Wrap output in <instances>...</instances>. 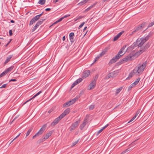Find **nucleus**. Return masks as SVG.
<instances>
[{"label":"nucleus","instance_id":"nucleus-39","mask_svg":"<svg viewBox=\"0 0 154 154\" xmlns=\"http://www.w3.org/2000/svg\"><path fill=\"white\" fill-rule=\"evenodd\" d=\"M101 56H100V54H99V55L97 56L95 58L94 61V63L95 62H96L97 60L100 58V57H101Z\"/></svg>","mask_w":154,"mask_h":154},{"label":"nucleus","instance_id":"nucleus-57","mask_svg":"<svg viewBox=\"0 0 154 154\" xmlns=\"http://www.w3.org/2000/svg\"><path fill=\"white\" fill-rule=\"evenodd\" d=\"M103 131L101 129L99 130L97 133V135H98L100 133Z\"/></svg>","mask_w":154,"mask_h":154},{"label":"nucleus","instance_id":"nucleus-38","mask_svg":"<svg viewBox=\"0 0 154 154\" xmlns=\"http://www.w3.org/2000/svg\"><path fill=\"white\" fill-rule=\"evenodd\" d=\"M43 12H42L41 14L39 15H37L36 16H35L37 17V18H38V19H39L40 18V17L43 14Z\"/></svg>","mask_w":154,"mask_h":154},{"label":"nucleus","instance_id":"nucleus-41","mask_svg":"<svg viewBox=\"0 0 154 154\" xmlns=\"http://www.w3.org/2000/svg\"><path fill=\"white\" fill-rule=\"evenodd\" d=\"M154 25V21H153V22H151V23H149L148 26V27H150Z\"/></svg>","mask_w":154,"mask_h":154},{"label":"nucleus","instance_id":"nucleus-1","mask_svg":"<svg viewBox=\"0 0 154 154\" xmlns=\"http://www.w3.org/2000/svg\"><path fill=\"white\" fill-rule=\"evenodd\" d=\"M147 62L146 61L144 62L142 64L140 63L134 70L129 74V76L126 78V79H129L131 78L134 75H139L143 71L144 69L146 66Z\"/></svg>","mask_w":154,"mask_h":154},{"label":"nucleus","instance_id":"nucleus-35","mask_svg":"<svg viewBox=\"0 0 154 154\" xmlns=\"http://www.w3.org/2000/svg\"><path fill=\"white\" fill-rule=\"evenodd\" d=\"M134 86L133 84H131L128 87V91H129L131 90L132 88H133Z\"/></svg>","mask_w":154,"mask_h":154},{"label":"nucleus","instance_id":"nucleus-18","mask_svg":"<svg viewBox=\"0 0 154 154\" xmlns=\"http://www.w3.org/2000/svg\"><path fill=\"white\" fill-rule=\"evenodd\" d=\"M74 34L73 32H71L69 34V38L71 42L73 43L74 41L73 36Z\"/></svg>","mask_w":154,"mask_h":154},{"label":"nucleus","instance_id":"nucleus-11","mask_svg":"<svg viewBox=\"0 0 154 154\" xmlns=\"http://www.w3.org/2000/svg\"><path fill=\"white\" fill-rule=\"evenodd\" d=\"M70 111V108H67L60 115V116L63 118L66 115L69 113Z\"/></svg>","mask_w":154,"mask_h":154},{"label":"nucleus","instance_id":"nucleus-58","mask_svg":"<svg viewBox=\"0 0 154 154\" xmlns=\"http://www.w3.org/2000/svg\"><path fill=\"white\" fill-rule=\"evenodd\" d=\"M57 23H58V22L57 21L55 22H54V23H53L52 25H51V26H50V27H51V26L57 24Z\"/></svg>","mask_w":154,"mask_h":154},{"label":"nucleus","instance_id":"nucleus-49","mask_svg":"<svg viewBox=\"0 0 154 154\" xmlns=\"http://www.w3.org/2000/svg\"><path fill=\"white\" fill-rule=\"evenodd\" d=\"M140 112V110L137 111L134 116H136V117H137V116L138 115L139 113Z\"/></svg>","mask_w":154,"mask_h":154},{"label":"nucleus","instance_id":"nucleus-61","mask_svg":"<svg viewBox=\"0 0 154 154\" xmlns=\"http://www.w3.org/2000/svg\"><path fill=\"white\" fill-rule=\"evenodd\" d=\"M31 100H32V99L31 98L30 99H29L28 100H27V101H26V102H25L24 103H23V104H26V103L27 102H29V101H30Z\"/></svg>","mask_w":154,"mask_h":154},{"label":"nucleus","instance_id":"nucleus-46","mask_svg":"<svg viewBox=\"0 0 154 154\" xmlns=\"http://www.w3.org/2000/svg\"><path fill=\"white\" fill-rule=\"evenodd\" d=\"M12 30H10L9 31V35L11 36L12 35Z\"/></svg>","mask_w":154,"mask_h":154},{"label":"nucleus","instance_id":"nucleus-28","mask_svg":"<svg viewBox=\"0 0 154 154\" xmlns=\"http://www.w3.org/2000/svg\"><path fill=\"white\" fill-rule=\"evenodd\" d=\"M14 68V66H11L8 68L6 70H5L6 71V73H7L8 72L12 70Z\"/></svg>","mask_w":154,"mask_h":154},{"label":"nucleus","instance_id":"nucleus-24","mask_svg":"<svg viewBox=\"0 0 154 154\" xmlns=\"http://www.w3.org/2000/svg\"><path fill=\"white\" fill-rule=\"evenodd\" d=\"M140 78H137L134 82L132 83L135 86V85H137L138 82H139Z\"/></svg>","mask_w":154,"mask_h":154},{"label":"nucleus","instance_id":"nucleus-20","mask_svg":"<svg viewBox=\"0 0 154 154\" xmlns=\"http://www.w3.org/2000/svg\"><path fill=\"white\" fill-rule=\"evenodd\" d=\"M88 1H89V0H83L82 1H81V2H79V3H78L77 5H84V4L86 3Z\"/></svg>","mask_w":154,"mask_h":154},{"label":"nucleus","instance_id":"nucleus-43","mask_svg":"<svg viewBox=\"0 0 154 154\" xmlns=\"http://www.w3.org/2000/svg\"><path fill=\"white\" fill-rule=\"evenodd\" d=\"M85 24V22H83L79 26L78 28L79 29H80L84 25V24Z\"/></svg>","mask_w":154,"mask_h":154},{"label":"nucleus","instance_id":"nucleus-40","mask_svg":"<svg viewBox=\"0 0 154 154\" xmlns=\"http://www.w3.org/2000/svg\"><path fill=\"white\" fill-rule=\"evenodd\" d=\"M136 116H134L128 122V123H129L132 121H133L136 118Z\"/></svg>","mask_w":154,"mask_h":154},{"label":"nucleus","instance_id":"nucleus-62","mask_svg":"<svg viewBox=\"0 0 154 154\" xmlns=\"http://www.w3.org/2000/svg\"><path fill=\"white\" fill-rule=\"evenodd\" d=\"M21 133H20L18 135H17L15 138H14V140H15L20 135Z\"/></svg>","mask_w":154,"mask_h":154},{"label":"nucleus","instance_id":"nucleus-52","mask_svg":"<svg viewBox=\"0 0 154 154\" xmlns=\"http://www.w3.org/2000/svg\"><path fill=\"white\" fill-rule=\"evenodd\" d=\"M109 126V124H107L105 126H104L101 129L102 131H103L104 129L106 128L107 127Z\"/></svg>","mask_w":154,"mask_h":154},{"label":"nucleus","instance_id":"nucleus-30","mask_svg":"<svg viewBox=\"0 0 154 154\" xmlns=\"http://www.w3.org/2000/svg\"><path fill=\"white\" fill-rule=\"evenodd\" d=\"M123 88L122 87H121L119 88L116 91V94H118L120 92V91L122 90V89Z\"/></svg>","mask_w":154,"mask_h":154},{"label":"nucleus","instance_id":"nucleus-13","mask_svg":"<svg viewBox=\"0 0 154 154\" xmlns=\"http://www.w3.org/2000/svg\"><path fill=\"white\" fill-rule=\"evenodd\" d=\"M96 85V83L95 82V81H92L88 87V89L91 90L94 89L95 86Z\"/></svg>","mask_w":154,"mask_h":154},{"label":"nucleus","instance_id":"nucleus-5","mask_svg":"<svg viewBox=\"0 0 154 154\" xmlns=\"http://www.w3.org/2000/svg\"><path fill=\"white\" fill-rule=\"evenodd\" d=\"M133 56H131V55H129L127 56L120 61L121 64H122L125 62H127L128 60H132L134 59Z\"/></svg>","mask_w":154,"mask_h":154},{"label":"nucleus","instance_id":"nucleus-63","mask_svg":"<svg viewBox=\"0 0 154 154\" xmlns=\"http://www.w3.org/2000/svg\"><path fill=\"white\" fill-rule=\"evenodd\" d=\"M17 80L16 79H11L9 81V82L11 81H16Z\"/></svg>","mask_w":154,"mask_h":154},{"label":"nucleus","instance_id":"nucleus-25","mask_svg":"<svg viewBox=\"0 0 154 154\" xmlns=\"http://www.w3.org/2000/svg\"><path fill=\"white\" fill-rule=\"evenodd\" d=\"M33 129V128L32 127H31L28 130V131H27L26 135V137L28 136L30 134L31 131H32V130Z\"/></svg>","mask_w":154,"mask_h":154},{"label":"nucleus","instance_id":"nucleus-21","mask_svg":"<svg viewBox=\"0 0 154 154\" xmlns=\"http://www.w3.org/2000/svg\"><path fill=\"white\" fill-rule=\"evenodd\" d=\"M12 57V55H9L8 57H7L5 61V64L8 63L10 60L11 58Z\"/></svg>","mask_w":154,"mask_h":154},{"label":"nucleus","instance_id":"nucleus-23","mask_svg":"<svg viewBox=\"0 0 154 154\" xmlns=\"http://www.w3.org/2000/svg\"><path fill=\"white\" fill-rule=\"evenodd\" d=\"M45 19H40L39 21L36 23V24L38 26L42 24Z\"/></svg>","mask_w":154,"mask_h":154},{"label":"nucleus","instance_id":"nucleus-4","mask_svg":"<svg viewBox=\"0 0 154 154\" xmlns=\"http://www.w3.org/2000/svg\"><path fill=\"white\" fill-rule=\"evenodd\" d=\"M47 124H45L44 125L40 128V130L38 131V132L33 136L32 137V139H35L36 137H38L42 134L45 129L46 127H47Z\"/></svg>","mask_w":154,"mask_h":154},{"label":"nucleus","instance_id":"nucleus-36","mask_svg":"<svg viewBox=\"0 0 154 154\" xmlns=\"http://www.w3.org/2000/svg\"><path fill=\"white\" fill-rule=\"evenodd\" d=\"M38 26L35 24V26L33 27L32 29V32H34L38 27Z\"/></svg>","mask_w":154,"mask_h":154},{"label":"nucleus","instance_id":"nucleus-26","mask_svg":"<svg viewBox=\"0 0 154 154\" xmlns=\"http://www.w3.org/2000/svg\"><path fill=\"white\" fill-rule=\"evenodd\" d=\"M96 4V3H94L92 5L90 6L87 9L85 10L86 11H88L91 9L94 6H95Z\"/></svg>","mask_w":154,"mask_h":154},{"label":"nucleus","instance_id":"nucleus-29","mask_svg":"<svg viewBox=\"0 0 154 154\" xmlns=\"http://www.w3.org/2000/svg\"><path fill=\"white\" fill-rule=\"evenodd\" d=\"M45 2V0H40L38 3L41 5H44Z\"/></svg>","mask_w":154,"mask_h":154},{"label":"nucleus","instance_id":"nucleus-31","mask_svg":"<svg viewBox=\"0 0 154 154\" xmlns=\"http://www.w3.org/2000/svg\"><path fill=\"white\" fill-rule=\"evenodd\" d=\"M42 93V91H41L36 94L35 95H34L31 98L32 99L34 98L35 97H36L37 96L39 95Z\"/></svg>","mask_w":154,"mask_h":154},{"label":"nucleus","instance_id":"nucleus-15","mask_svg":"<svg viewBox=\"0 0 154 154\" xmlns=\"http://www.w3.org/2000/svg\"><path fill=\"white\" fill-rule=\"evenodd\" d=\"M90 72L89 70H86L84 71L82 74V77L86 78L90 74Z\"/></svg>","mask_w":154,"mask_h":154},{"label":"nucleus","instance_id":"nucleus-2","mask_svg":"<svg viewBox=\"0 0 154 154\" xmlns=\"http://www.w3.org/2000/svg\"><path fill=\"white\" fill-rule=\"evenodd\" d=\"M123 52L124 51L120 49L119 51L118 54H116L115 57H113V58L110 60L109 62V65L117 61V60L121 57L125 53H124L123 54H122Z\"/></svg>","mask_w":154,"mask_h":154},{"label":"nucleus","instance_id":"nucleus-7","mask_svg":"<svg viewBox=\"0 0 154 154\" xmlns=\"http://www.w3.org/2000/svg\"><path fill=\"white\" fill-rule=\"evenodd\" d=\"M77 100V99L75 98L63 104V107H67L74 103Z\"/></svg>","mask_w":154,"mask_h":154},{"label":"nucleus","instance_id":"nucleus-17","mask_svg":"<svg viewBox=\"0 0 154 154\" xmlns=\"http://www.w3.org/2000/svg\"><path fill=\"white\" fill-rule=\"evenodd\" d=\"M53 132L52 131H50L48 133L46 134L45 135L43 136V139L45 140L48 139L52 134Z\"/></svg>","mask_w":154,"mask_h":154},{"label":"nucleus","instance_id":"nucleus-19","mask_svg":"<svg viewBox=\"0 0 154 154\" xmlns=\"http://www.w3.org/2000/svg\"><path fill=\"white\" fill-rule=\"evenodd\" d=\"M137 46H138V47H139V45H138V44H137V41H136V42L134 43L131 46V48H132V49H134L135 48H136Z\"/></svg>","mask_w":154,"mask_h":154},{"label":"nucleus","instance_id":"nucleus-32","mask_svg":"<svg viewBox=\"0 0 154 154\" xmlns=\"http://www.w3.org/2000/svg\"><path fill=\"white\" fill-rule=\"evenodd\" d=\"M6 72V71H5L0 74V78L6 75V74L7 73Z\"/></svg>","mask_w":154,"mask_h":154},{"label":"nucleus","instance_id":"nucleus-47","mask_svg":"<svg viewBox=\"0 0 154 154\" xmlns=\"http://www.w3.org/2000/svg\"><path fill=\"white\" fill-rule=\"evenodd\" d=\"M7 85V84H4L1 87H0V88H5L6 85Z\"/></svg>","mask_w":154,"mask_h":154},{"label":"nucleus","instance_id":"nucleus-3","mask_svg":"<svg viewBox=\"0 0 154 154\" xmlns=\"http://www.w3.org/2000/svg\"><path fill=\"white\" fill-rule=\"evenodd\" d=\"M150 35H147L145 37L138 38L137 40V44L139 45V47H141L143 45L149 38Z\"/></svg>","mask_w":154,"mask_h":154},{"label":"nucleus","instance_id":"nucleus-16","mask_svg":"<svg viewBox=\"0 0 154 154\" xmlns=\"http://www.w3.org/2000/svg\"><path fill=\"white\" fill-rule=\"evenodd\" d=\"M109 49V47H106L103 49L102 52L100 54V56H102L104 55Z\"/></svg>","mask_w":154,"mask_h":154},{"label":"nucleus","instance_id":"nucleus-22","mask_svg":"<svg viewBox=\"0 0 154 154\" xmlns=\"http://www.w3.org/2000/svg\"><path fill=\"white\" fill-rule=\"evenodd\" d=\"M45 19H40L39 21L36 23V24L38 26L42 24Z\"/></svg>","mask_w":154,"mask_h":154},{"label":"nucleus","instance_id":"nucleus-59","mask_svg":"<svg viewBox=\"0 0 154 154\" xmlns=\"http://www.w3.org/2000/svg\"><path fill=\"white\" fill-rule=\"evenodd\" d=\"M83 17L82 16H79L77 18V20H79L83 18Z\"/></svg>","mask_w":154,"mask_h":154},{"label":"nucleus","instance_id":"nucleus-50","mask_svg":"<svg viewBox=\"0 0 154 154\" xmlns=\"http://www.w3.org/2000/svg\"><path fill=\"white\" fill-rule=\"evenodd\" d=\"M32 19L35 21V22L38 20V18H37V17L35 16L34 17H33Z\"/></svg>","mask_w":154,"mask_h":154},{"label":"nucleus","instance_id":"nucleus-56","mask_svg":"<svg viewBox=\"0 0 154 154\" xmlns=\"http://www.w3.org/2000/svg\"><path fill=\"white\" fill-rule=\"evenodd\" d=\"M123 32H124V31H122L120 32L118 34V35L119 36H120L123 33Z\"/></svg>","mask_w":154,"mask_h":154},{"label":"nucleus","instance_id":"nucleus-14","mask_svg":"<svg viewBox=\"0 0 154 154\" xmlns=\"http://www.w3.org/2000/svg\"><path fill=\"white\" fill-rule=\"evenodd\" d=\"M88 121V118H85L84 120L83 123L80 126V128L81 130H82L85 125H86Z\"/></svg>","mask_w":154,"mask_h":154},{"label":"nucleus","instance_id":"nucleus-53","mask_svg":"<svg viewBox=\"0 0 154 154\" xmlns=\"http://www.w3.org/2000/svg\"><path fill=\"white\" fill-rule=\"evenodd\" d=\"M109 126V124H107L105 126H104L101 129L102 131H103L104 129L106 128L107 127Z\"/></svg>","mask_w":154,"mask_h":154},{"label":"nucleus","instance_id":"nucleus-34","mask_svg":"<svg viewBox=\"0 0 154 154\" xmlns=\"http://www.w3.org/2000/svg\"><path fill=\"white\" fill-rule=\"evenodd\" d=\"M120 36H119L118 34H117V35H116V36H115L114 38H113V41H116V40H117L118 39V38L120 37Z\"/></svg>","mask_w":154,"mask_h":154},{"label":"nucleus","instance_id":"nucleus-8","mask_svg":"<svg viewBox=\"0 0 154 154\" xmlns=\"http://www.w3.org/2000/svg\"><path fill=\"white\" fill-rule=\"evenodd\" d=\"M63 118L60 115L58 117L55 119L54 121L51 123V126H54L56 125L59 122V121L61 119Z\"/></svg>","mask_w":154,"mask_h":154},{"label":"nucleus","instance_id":"nucleus-54","mask_svg":"<svg viewBox=\"0 0 154 154\" xmlns=\"http://www.w3.org/2000/svg\"><path fill=\"white\" fill-rule=\"evenodd\" d=\"M70 14L66 15L64 16L63 17V19H64V18H66L70 16Z\"/></svg>","mask_w":154,"mask_h":154},{"label":"nucleus","instance_id":"nucleus-48","mask_svg":"<svg viewBox=\"0 0 154 154\" xmlns=\"http://www.w3.org/2000/svg\"><path fill=\"white\" fill-rule=\"evenodd\" d=\"M98 76L97 75H96L94 78V79L93 80V81H95V82L96 83V81L97 80V79L98 78Z\"/></svg>","mask_w":154,"mask_h":154},{"label":"nucleus","instance_id":"nucleus-10","mask_svg":"<svg viewBox=\"0 0 154 154\" xmlns=\"http://www.w3.org/2000/svg\"><path fill=\"white\" fill-rule=\"evenodd\" d=\"M146 23H143L140 25L136 27L134 30L132 32V34L134 33V32L138 31L139 30L141 29V28H143Z\"/></svg>","mask_w":154,"mask_h":154},{"label":"nucleus","instance_id":"nucleus-6","mask_svg":"<svg viewBox=\"0 0 154 154\" xmlns=\"http://www.w3.org/2000/svg\"><path fill=\"white\" fill-rule=\"evenodd\" d=\"M150 44L149 43H147L146 45L143 48H141L140 49L138 52H136V54L140 55L142 53L145 51L150 47Z\"/></svg>","mask_w":154,"mask_h":154},{"label":"nucleus","instance_id":"nucleus-33","mask_svg":"<svg viewBox=\"0 0 154 154\" xmlns=\"http://www.w3.org/2000/svg\"><path fill=\"white\" fill-rule=\"evenodd\" d=\"M82 80V79L81 78H79L77 79L75 82L77 84H79V83L81 82Z\"/></svg>","mask_w":154,"mask_h":154},{"label":"nucleus","instance_id":"nucleus-37","mask_svg":"<svg viewBox=\"0 0 154 154\" xmlns=\"http://www.w3.org/2000/svg\"><path fill=\"white\" fill-rule=\"evenodd\" d=\"M35 21L33 20V19L32 18L31 20H30L29 25L30 26L33 23H35Z\"/></svg>","mask_w":154,"mask_h":154},{"label":"nucleus","instance_id":"nucleus-51","mask_svg":"<svg viewBox=\"0 0 154 154\" xmlns=\"http://www.w3.org/2000/svg\"><path fill=\"white\" fill-rule=\"evenodd\" d=\"M126 45L124 46L121 49V50H122L123 51H124L125 49L126 48Z\"/></svg>","mask_w":154,"mask_h":154},{"label":"nucleus","instance_id":"nucleus-44","mask_svg":"<svg viewBox=\"0 0 154 154\" xmlns=\"http://www.w3.org/2000/svg\"><path fill=\"white\" fill-rule=\"evenodd\" d=\"M78 142H79V140H78L77 141H75V142H74L72 143V146H74L75 145H76L78 143Z\"/></svg>","mask_w":154,"mask_h":154},{"label":"nucleus","instance_id":"nucleus-55","mask_svg":"<svg viewBox=\"0 0 154 154\" xmlns=\"http://www.w3.org/2000/svg\"><path fill=\"white\" fill-rule=\"evenodd\" d=\"M63 19V17H62L60 18V19H59V20H58L57 21L58 22V23H59Z\"/></svg>","mask_w":154,"mask_h":154},{"label":"nucleus","instance_id":"nucleus-64","mask_svg":"<svg viewBox=\"0 0 154 154\" xmlns=\"http://www.w3.org/2000/svg\"><path fill=\"white\" fill-rule=\"evenodd\" d=\"M136 141V140H135V141H134V142H133L131 144H130L129 146H131V145H133L134 144V145H135V142Z\"/></svg>","mask_w":154,"mask_h":154},{"label":"nucleus","instance_id":"nucleus-60","mask_svg":"<svg viewBox=\"0 0 154 154\" xmlns=\"http://www.w3.org/2000/svg\"><path fill=\"white\" fill-rule=\"evenodd\" d=\"M11 39H10V40L7 43V44L5 46L7 47L8 46V45L9 44V43L11 42Z\"/></svg>","mask_w":154,"mask_h":154},{"label":"nucleus","instance_id":"nucleus-9","mask_svg":"<svg viewBox=\"0 0 154 154\" xmlns=\"http://www.w3.org/2000/svg\"><path fill=\"white\" fill-rule=\"evenodd\" d=\"M80 121H77L73 123L70 127V131H72L74 130L79 125Z\"/></svg>","mask_w":154,"mask_h":154},{"label":"nucleus","instance_id":"nucleus-42","mask_svg":"<svg viewBox=\"0 0 154 154\" xmlns=\"http://www.w3.org/2000/svg\"><path fill=\"white\" fill-rule=\"evenodd\" d=\"M94 107V105H91L89 107V109L91 110H92Z\"/></svg>","mask_w":154,"mask_h":154},{"label":"nucleus","instance_id":"nucleus-12","mask_svg":"<svg viewBox=\"0 0 154 154\" xmlns=\"http://www.w3.org/2000/svg\"><path fill=\"white\" fill-rule=\"evenodd\" d=\"M118 72L117 71H115L111 72L109 73L108 75V78H113L116 75H117L118 74Z\"/></svg>","mask_w":154,"mask_h":154},{"label":"nucleus","instance_id":"nucleus-27","mask_svg":"<svg viewBox=\"0 0 154 154\" xmlns=\"http://www.w3.org/2000/svg\"><path fill=\"white\" fill-rule=\"evenodd\" d=\"M132 149H130V148H128L126 149L125 151H123L121 153V154H124L125 153H126L127 152L129 151H131Z\"/></svg>","mask_w":154,"mask_h":154},{"label":"nucleus","instance_id":"nucleus-45","mask_svg":"<svg viewBox=\"0 0 154 154\" xmlns=\"http://www.w3.org/2000/svg\"><path fill=\"white\" fill-rule=\"evenodd\" d=\"M78 84L75 82L72 85L71 88H73L75 85Z\"/></svg>","mask_w":154,"mask_h":154}]
</instances>
